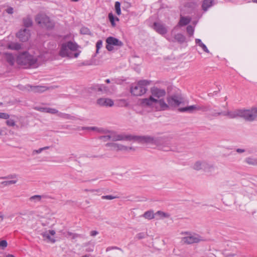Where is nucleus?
I'll return each instance as SVG.
<instances>
[{
    "mask_svg": "<svg viewBox=\"0 0 257 257\" xmlns=\"http://www.w3.org/2000/svg\"><path fill=\"white\" fill-rule=\"evenodd\" d=\"M8 181V185H11V184H15L17 182V180H9Z\"/></svg>",
    "mask_w": 257,
    "mask_h": 257,
    "instance_id": "nucleus-55",
    "label": "nucleus"
},
{
    "mask_svg": "<svg viewBox=\"0 0 257 257\" xmlns=\"http://www.w3.org/2000/svg\"><path fill=\"white\" fill-rule=\"evenodd\" d=\"M236 151L238 153H242L245 152V150L242 149H237L236 150Z\"/></svg>",
    "mask_w": 257,
    "mask_h": 257,
    "instance_id": "nucleus-57",
    "label": "nucleus"
},
{
    "mask_svg": "<svg viewBox=\"0 0 257 257\" xmlns=\"http://www.w3.org/2000/svg\"><path fill=\"white\" fill-rule=\"evenodd\" d=\"M10 117V115L8 113L5 112H0V118L8 119Z\"/></svg>",
    "mask_w": 257,
    "mask_h": 257,
    "instance_id": "nucleus-47",
    "label": "nucleus"
},
{
    "mask_svg": "<svg viewBox=\"0 0 257 257\" xmlns=\"http://www.w3.org/2000/svg\"><path fill=\"white\" fill-rule=\"evenodd\" d=\"M196 110H201L203 112H208V110H211V106L210 104L196 105Z\"/></svg>",
    "mask_w": 257,
    "mask_h": 257,
    "instance_id": "nucleus-23",
    "label": "nucleus"
},
{
    "mask_svg": "<svg viewBox=\"0 0 257 257\" xmlns=\"http://www.w3.org/2000/svg\"><path fill=\"white\" fill-rule=\"evenodd\" d=\"M85 191H89V192H98L99 191V189H98V190H94V189L88 190V189H85Z\"/></svg>",
    "mask_w": 257,
    "mask_h": 257,
    "instance_id": "nucleus-58",
    "label": "nucleus"
},
{
    "mask_svg": "<svg viewBox=\"0 0 257 257\" xmlns=\"http://www.w3.org/2000/svg\"><path fill=\"white\" fill-rule=\"evenodd\" d=\"M114 7L116 14L118 16L120 15L121 14L120 3L119 2H116Z\"/></svg>",
    "mask_w": 257,
    "mask_h": 257,
    "instance_id": "nucleus-37",
    "label": "nucleus"
},
{
    "mask_svg": "<svg viewBox=\"0 0 257 257\" xmlns=\"http://www.w3.org/2000/svg\"><path fill=\"white\" fill-rule=\"evenodd\" d=\"M84 246H86L85 251L86 252H92L94 249V244H90L89 242L86 243L84 244Z\"/></svg>",
    "mask_w": 257,
    "mask_h": 257,
    "instance_id": "nucleus-35",
    "label": "nucleus"
},
{
    "mask_svg": "<svg viewBox=\"0 0 257 257\" xmlns=\"http://www.w3.org/2000/svg\"><path fill=\"white\" fill-rule=\"evenodd\" d=\"M58 116L65 119H72L73 116L70 115V114L59 112L58 113Z\"/></svg>",
    "mask_w": 257,
    "mask_h": 257,
    "instance_id": "nucleus-40",
    "label": "nucleus"
},
{
    "mask_svg": "<svg viewBox=\"0 0 257 257\" xmlns=\"http://www.w3.org/2000/svg\"><path fill=\"white\" fill-rule=\"evenodd\" d=\"M151 92L153 98L156 99H160L166 95V91L164 89L158 88L157 87L154 86L151 88Z\"/></svg>",
    "mask_w": 257,
    "mask_h": 257,
    "instance_id": "nucleus-10",
    "label": "nucleus"
},
{
    "mask_svg": "<svg viewBox=\"0 0 257 257\" xmlns=\"http://www.w3.org/2000/svg\"><path fill=\"white\" fill-rule=\"evenodd\" d=\"M81 130H88V131H96L98 132H103L104 130L102 128H98L95 126H83L81 127Z\"/></svg>",
    "mask_w": 257,
    "mask_h": 257,
    "instance_id": "nucleus-32",
    "label": "nucleus"
},
{
    "mask_svg": "<svg viewBox=\"0 0 257 257\" xmlns=\"http://www.w3.org/2000/svg\"><path fill=\"white\" fill-rule=\"evenodd\" d=\"M214 5V0H203L202 3L201 8L204 12L208 10Z\"/></svg>",
    "mask_w": 257,
    "mask_h": 257,
    "instance_id": "nucleus-16",
    "label": "nucleus"
},
{
    "mask_svg": "<svg viewBox=\"0 0 257 257\" xmlns=\"http://www.w3.org/2000/svg\"><path fill=\"white\" fill-rule=\"evenodd\" d=\"M111 141L113 142L118 141H134L140 144H150L155 145L160 149L167 151L170 149L172 138L169 136H163L155 137L151 136H134L125 135L124 134H118L115 132H111Z\"/></svg>",
    "mask_w": 257,
    "mask_h": 257,
    "instance_id": "nucleus-1",
    "label": "nucleus"
},
{
    "mask_svg": "<svg viewBox=\"0 0 257 257\" xmlns=\"http://www.w3.org/2000/svg\"><path fill=\"white\" fill-rule=\"evenodd\" d=\"M188 234V236L183 238V241L187 244H192L198 243L200 241H204V239L203 237L200 236L199 234L193 233H186Z\"/></svg>",
    "mask_w": 257,
    "mask_h": 257,
    "instance_id": "nucleus-8",
    "label": "nucleus"
},
{
    "mask_svg": "<svg viewBox=\"0 0 257 257\" xmlns=\"http://www.w3.org/2000/svg\"><path fill=\"white\" fill-rule=\"evenodd\" d=\"M197 6V3L193 2H187L185 4V7L190 8L192 9H195Z\"/></svg>",
    "mask_w": 257,
    "mask_h": 257,
    "instance_id": "nucleus-36",
    "label": "nucleus"
},
{
    "mask_svg": "<svg viewBox=\"0 0 257 257\" xmlns=\"http://www.w3.org/2000/svg\"><path fill=\"white\" fill-rule=\"evenodd\" d=\"M105 146L107 147H110L111 150L113 151H126L128 150V148L124 145L114 143H107Z\"/></svg>",
    "mask_w": 257,
    "mask_h": 257,
    "instance_id": "nucleus-14",
    "label": "nucleus"
},
{
    "mask_svg": "<svg viewBox=\"0 0 257 257\" xmlns=\"http://www.w3.org/2000/svg\"><path fill=\"white\" fill-rule=\"evenodd\" d=\"M106 42L107 43L106 48L109 51H111L113 49V46L121 47L123 45V43L121 41L111 36L106 39Z\"/></svg>",
    "mask_w": 257,
    "mask_h": 257,
    "instance_id": "nucleus-9",
    "label": "nucleus"
},
{
    "mask_svg": "<svg viewBox=\"0 0 257 257\" xmlns=\"http://www.w3.org/2000/svg\"><path fill=\"white\" fill-rule=\"evenodd\" d=\"M80 33L83 35H90L91 32L90 30L87 27H82L80 29Z\"/></svg>",
    "mask_w": 257,
    "mask_h": 257,
    "instance_id": "nucleus-38",
    "label": "nucleus"
},
{
    "mask_svg": "<svg viewBox=\"0 0 257 257\" xmlns=\"http://www.w3.org/2000/svg\"><path fill=\"white\" fill-rule=\"evenodd\" d=\"M43 151V150L41 148L39 149L38 150H35L33 151V155H35L36 154H40Z\"/></svg>",
    "mask_w": 257,
    "mask_h": 257,
    "instance_id": "nucleus-53",
    "label": "nucleus"
},
{
    "mask_svg": "<svg viewBox=\"0 0 257 257\" xmlns=\"http://www.w3.org/2000/svg\"><path fill=\"white\" fill-rule=\"evenodd\" d=\"M128 148V150L127 151H128V150H133V151H135V149L132 147H127Z\"/></svg>",
    "mask_w": 257,
    "mask_h": 257,
    "instance_id": "nucleus-62",
    "label": "nucleus"
},
{
    "mask_svg": "<svg viewBox=\"0 0 257 257\" xmlns=\"http://www.w3.org/2000/svg\"><path fill=\"white\" fill-rule=\"evenodd\" d=\"M102 46V40H98L96 44V53H98V51L99 49H100Z\"/></svg>",
    "mask_w": 257,
    "mask_h": 257,
    "instance_id": "nucleus-44",
    "label": "nucleus"
},
{
    "mask_svg": "<svg viewBox=\"0 0 257 257\" xmlns=\"http://www.w3.org/2000/svg\"><path fill=\"white\" fill-rule=\"evenodd\" d=\"M7 257H15V256L13 254H9L7 255Z\"/></svg>",
    "mask_w": 257,
    "mask_h": 257,
    "instance_id": "nucleus-64",
    "label": "nucleus"
},
{
    "mask_svg": "<svg viewBox=\"0 0 257 257\" xmlns=\"http://www.w3.org/2000/svg\"><path fill=\"white\" fill-rule=\"evenodd\" d=\"M23 25L25 27H31L33 25V21L30 17L25 18L23 20Z\"/></svg>",
    "mask_w": 257,
    "mask_h": 257,
    "instance_id": "nucleus-30",
    "label": "nucleus"
},
{
    "mask_svg": "<svg viewBox=\"0 0 257 257\" xmlns=\"http://www.w3.org/2000/svg\"><path fill=\"white\" fill-rule=\"evenodd\" d=\"M37 110L41 112H46L51 114H56L58 112V111L56 109L50 107H38Z\"/></svg>",
    "mask_w": 257,
    "mask_h": 257,
    "instance_id": "nucleus-20",
    "label": "nucleus"
},
{
    "mask_svg": "<svg viewBox=\"0 0 257 257\" xmlns=\"http://www.w3.org/2000/svg\"><path fill=\"white\" fill-rule=\"evenodd\" d=\"M102 155H101V156L94 155V156H92L90 157V158H102Z\"/></svg>",
    "mask_w": 257,
    "mask_h": 257,
    "instance_id": "nucleus-60",
    "label": "nucleus"
},
{
    "mask_svg": "<svg viewBox=\"0 0 257 257\" xmlns=\"http://www.w3.org/2000/svg\"><path fill=\"white\" fill-rule=\"evenodd\" d=\"M49 198V196L47 195H35L30 197L29 198V200L31 202L37 203L41 202L42 199H47Z\"/></svg>",
    "mask_w": 257,
    "mask_h": 257,
    "instance_id": "nucleus-18",
    "label": "nucleus"
},
{
    "mask_svg": "<svg viewBox=\"0 0 257 257\" xmlns=\"http://www.w3.org/2000/svg\"><path fill=\"white\" fill-rule=\"evenodd\" d=\"M65 236L66 237H71L72 239H75L78 237H79L80 234L77 233H73L71 232H67Z\"/></svg>",
    "mask_w": 257,
    "mask_h": 257,
    "instance_id": "nucleus-41",
    "label": "nucleus"
},
{
    "mask_svg": "<svg viewBox=\"0 0 257 257\" xmlns=\"http://www.w3.org/2000/svg\"><path fill=\"white\" fill-rule=\"evenodd\" d=\"M143 217L149 220L152 219L155 217V214L152 210L146 211L143 214Z\"/></svg>",
    "mask_w": 257,
    "mask_h": 257,
    "instance_id": "nucleus-28",
    "label": "nucleus"
},
{
    "mask_svg": "<svg viewBox=\"0 0 257 257\" xmlns=\"http://www.w3.org/2000/svg\"><path fill=\"white\" fill-rule=\"evenodd\" d=\"M1 184L2 185H3L4 186H8V181H3L1 183Z\"/></svg>",
    "mask_w": 257,
    "mask_h": 257,
    "instance_id": "nucleus-59",
    "label": "nucleus"
},
{
    "mask_svg": "<svg viewBox=\"0 0 257 257\" xmlns=\"http://www.w3.org/2000/svg\"><path fill=\"white\" fill-rule=\"evenodd\" d=\"M190 22V19L184 17H181L180 21L179 22V25L181 26H186Z\"/></svg>",
    "mask_w": 257,
    "mask_h": 257,
    "instance_id": "nucleus-34",
    "label": "nucleus"
},
{
    "mask_svg": "<svg viewBox=\"0 0 257 257\" xmlns=\"http://www.w3.org/2000/svg\"><path fill=\"white\" fill-rule=\"evenodd\" d=\"M206 162L197 161L193 165V168L195 170H200L202 169V166L206 165Z\"/></svg>",
    "mask_w": 257,
    "mask_h": 257,
    "instance_id": "nucleus-29",
    "label": "nucleus"
},
{
    "mask_svg": "<svg viewBox=\"0 0 257 257\" xmlns=\"http://www.w3.org/2000/svg\"><path fill=\"white\" fill-rule=\"evenodd\" d=\"M3 55L7 62L8 63L10 66H13L16 61L14 55L12 53L8 52L4 53Z\"/></svg>",
    "mask_w": 257,
    "mask_h": 257,
    "instance_id": "nucleus-17",
    "label": "nucleus"
},
{
    "mask_svg": "<svg viewBox=\"0 0 257 257\" xmlns=\"http://www.w3.org/2000/svg\"><path fill=\"white\" fill-rule=\"evenodd\" d=\"M152 28L159 34L161 35H165L167 33V29L165 26L158 22H155L153 24Z\"/></svg>",
    "mask_w": 257,
    "mask_h": 257,
    "instance_id": "nucleus-15",
    "label": "nucleus"
},
{
    "mask_svg": "<svg viewBox=\"0 0 257 257\" xmlns=\"http://www.w3.org/2000/svg\"><path fill=\"white\" fill-rule=\"evenodd\" d=\"M98 233V232L97 231L93 230L90 232V235L91 236H95L97 235Z\"/></svg>",
    "mask_w": 257,
    "mask_h": 257,
    "instance_id": "nucleus-56",
    "label": "nucleus"
},
{
    "mask_svg": "<svg viewBox=\"0 0 257 257\" xmlns=\"http://www.w3.org/2000/svg\"><path fill=\"white\" fill-rule=\"evenodd\" d=\"M16 61L19 65L31 66L36 63L37 60L27 51H25L19 54L17 56Z\"/></svg>",
    "mask_w": 257,
    "mask_h": 257,
    "instance_id": "nucleus-6",
    "label": "nucleus"
},
{
    "mask_svg": "<svg viewBox=\"0 0 257 257\" xmlns=\"http://www.w3.org/2000/svg\"><path fill=\"white\" fill-rule=\"evenodd\" d=\"M196 105H193L185 107H181L178 109V110L180 112L188 111L189 112H192L193 110H196Z\"/></svg>",
    "mask_w": 257,
    "mask_h": 257,
    "instance_id": "nucleus-25",
    "label": "nucleus"
},
{
    "mask_svg": "<svg viewBox=\"0 0 257 257\" xmlns=\"http://www.w3.org/2000/svg\"><path fill=\"white\" fill-rule=\"evenodd\" d=\"M155 217L158 216V218H157V219H163L164 218H169L170 217V214L168 213H165L162 211H158L155 213Z\"/></svg>",
    "mask_w": 257,
    "mask_h": 257,
    "instance_id": "nucleus-27",
    "label": "nucleus"
},
{
    "mask_svg": "<svg viewBox=\"0 0 257 257\" xmlns=\"http://www.w3.org/2000/svg\"><path fill=\"white\" fill-rule=\"evenodd\" d=\"M186 31L188 35L192 36L194 34V29L192 26L189 25L186 28Z\"/></svg>",
    "mask_w": 257,
    "mask_h": 257,
    "instance_id": "nucleus-39",
    "label": "nucleus"
},
{
    "mask_svg": "<svg viewBox=\"0 0 257 257\" xmlns=\"http://www.w3.org/2000/svg\"><path fill=\"white\" fill-rule=\"evenodd\" d=\"M78 48V45L72 41L63 43L61 45L59 55L61 57H68L69 58H77L80 53V51L73 53L76 51Z\"/></svg>",
    "mask_w": 257,
    "mask_h": 257,
    "instance_id": "nucleus-4",
    "label": "nucleus"
},
{
    "mask_svg": "<svg viewBox=\"0 0 257 257\" xmlns=\"http://www.w3.org/2000/svg\"><path fill=\"white\" fill-rule=\"evenodd\" d=\"M118 198V197H117V196H112L111 195H104V196H102L101 197V198L102 199H107V200H112V199Z\"/></svg>",
    "mask_w": 257,
    "mask_h": 257,
    "instance_id": "nucleus-45",
    "label": "nucleus"
},
{
    "mask_svg": "<svg viewBox=\"0 0 257 257\" xmlns=\"http://www.w3.org/2000/svg\"><path fill=\"white\" fill-rule=\"evenodd\" d=\"M96 103L100 106L111 107L114 105L113 101L108 98H100L97 100Z\"/></svg>",
    "mask_w": 257,
    "mask_h": 257,
    "instance_id": "nucleus-13",
    "label": "nucleus"
},
{
    "mask_svg": "<svg viewBox=\"0 0 257 257\" xmlns=\"http://www.w3.org/2000/svg\"><path fill=\"white\" fill-rule=\"evenodd\" d=\"M35 21L41 27L47 30H51L55 26L54 22L45 14L37 15L35 18Z\"/></svg>",
    "mask_w": 257,
    "mask_h": 257,
    "instance_id": "nucleus-7",
    "label": "nucleus"
},
{
    "mask_svg": "<svg viewBox=\"0 0 257 257\" xmlns=\"http://www.w3.org/2000/svg\"><path fill=\"white\" fill-rule=\"evenodd\" d=\"M151 81L142 80L133 85L131 88L132 94L135 96H141L146 93L147 87L150 84Z\"/></svg>",
    "mask_w": 257,
    "mask_h": 257,
    "instance_id": "nucleus-5",
    "label": "nucleus"
},
{
    "mask_svg": "<svg viewBox=\"0 0 257 257\" xmlns=\"http://www.w3.org/2000/svg\"><path fill=\"white\" fill-rule=\"evenodd\" d=\"M6 123L7 125L9 126H14L16 125V122L15 120L12 119H8Z\"/></svg>",
    "mask_w": 257,
    "mask_h": 257,
    "instance_id": "nucleus-43",
    "label": "nucleus"
},
{
    "mask_svg": "<svg viewBox=\"0 0 257 257\" xmlns=\"http://www.w3.org/2000/svg\"><path fill=\"white\" fill-rule=\"evenodd\" d=\"M97 89L98 91L101 92L103 93L109 94L111 93L108 87L104 84L98 85Z\"/></svg>",
    "mask_w": 257,
    "mask_h": 257,
    "instance_id": "nucleus-22",
    "label": "nucleus"
},
{
    "mask_svg": "<svg viewBox=\"0 0 257 257\" xmlns=\"http://www.w3.org/2000/svg\"><path fill=\"white\" fill-rule=\"evenodd\" d=\"M8 245L7 241L6 240H3L0 241V247L3 249L6 248Z\"/></svg>",
    "mask_w": 257,
    "mask_h": 257,
    "instance_id": "nucleus-49",
    "label": "nucleus"
},
{
    "mask_svg": "<svg viewBox=\"0 0 257 257\" xmlns=\"http://www.w3.org/2000/svg\"><path fill=\"white\" fill-rule=\"evenodd\" d=\"M111 249H118V250L121 251L122 252L123 251V250H122L121 248H120L118 247H117V246H109L106 248V252L109 251V250H110Z\"/></svg>",
    "mask_w": 257,
    "mask_h": 257,
    "instance_id": "nucleus-50",
    "label": "nucleus"
},
{
    "mask_svg": "<svg viewBox=\"0 0 257 257\" xmlns=\"http://www.w3.org/2000/svg\"><path fill=\"white\" fill-rule=\"evenodd\" d=\"M6 11L9 14H12L14 13V9L12 7H9L6 10Z\"/></svg>",
    "mask_w": 257,
    "mask_h": 257,
    "instance_id": "nucleus-52",
    "label": "nucleus"
},
{
    "mask_svg": "<svg viewBox=\"0 0 257 257\" xmlns=\"http://www.w3.org/2000/svg\"><path fill=\"white\" fill-rule=\"evenodd\" d=\"M29 87H30L31 88V90L35 93H42L46 90H47L48 88L46 86H31L29 85Z\"/></svg>",
    "mask_w": 257,
    "mask_h": 257,
    "instance_id": "nucleus-19",
    "label": "nucleus"
},
{
    "mask_svg": "<svg viewBox=\"0 0 257 257\" xmlns=\"http://www.w3.org/2000/svg\"><path fill=\"white\" fill-rule=\"evenodd\" d=\"M7 48L12 50H19L22 49V45L19 43L11 42L8 44Z\"/></svg>",
    "mask_w": 257,
    "mask_h": 257,
    "instance_id": "nucleus-21",
    "label": "nucleus"
},
{
    "mask_svg": "<svg viewBox=\"0 0 257 257\" xmlns=\"http://www.w3.org/2000/svg\"><path fill=\"white\" fill-rule=\"evenodd\" d=\"M56 232L54 230H49L48 231H46L41 233V235L43 236L45 240H47L48 242H50L51 243H54L55 242V239L54 238V236Z\"/></svg>",
    "mask_w": 257,
    "mask_h": 257,
    "instance_id": "nucleus-12",
    "label": "nucleus"
},
{
    "mask_svg": "<svg viewBox=\"0 0 257 257\" xmlns=\"http://www.w3.org/2000/svg\"><path fill=\"white\" fill-rule=\"evenodd\" d=\"M206 164L205 166H202V169L204 171H207L208 170L213 168L212 165L208 164L207 162H206Z\"/></svg>",
    "mask_w": 257,
    "mask_h": 257,
    "instance_id": "nucleus-48",
    "label": "nucleus"
},
{
    "mask_svg": "<svg viewBox=\"0 0 257 257\" xmlns=\"http://www.w3.org/2000/svg\"><path fill=\"white\" fill-rule=\"evenodd\" d=\"M195 43L196 44H197L199 46H200L204 52L206 53H209V51L208 50V48H207L206 46L203 44L201 40L199 39H195Z\"/></svg>",
    "mask_w": 257,
    "mask_h": 257,
    "instance_id": "nucleus-31",
    "label": "nucleus"
},
{
    "mask_svg": "<svg viewBox=\"0 0 257 257\" xmlns=\"http://www.w3.org/2000/svg\"><path fill=\"white\" fill-rule=\"evenodd\" d=\"M244 162L249 165L257 166V159L252 157H247L244 160Z\"/></svg>",
    "mask_w": 257,
    "mask_h": 257,
    "instance_id": "nucleus-24",
    "label": "nucleus"
},
{
    "mask_svg": "<svg viewBox=\"0 0 257 257\" xmlns=\"http://www.w3.org/2000/svg\"><path fill=\"white\" fill-rule=\"evenodd\" d=\"M146 234L144 232H140L137 234L136 237L138 239H141L145 237Z\"/></svg>",
    "mask_w": 257,
    "mask_h": 257,
    "instance_id": "nucleus-51",
    "label": "nucleus"
},
{
    "mask_svg": "<svg viewBox=\"0 0 257 257\" xmlns=\"http://www.w3.org/2000/svg\"><path fill=\"white\" fill-rule=\"evenodd\" d=\"M17 177V175L16 174H13L5 177H1L0 179H16Z\"/></svg>",
    "mask_w": 257,
    "mask_h": 257,
    "instance_id": "nucleus-42",
    "label": "nucleus"
},
{
    "mask_svg": "<svg viewBox=\"0 0 257 257\" xmlns=\"http://www.w3.org/2000/svg\"><path fill=\"white\" fill-rule=\"evenodd\" d=\"M93 64H94L92 60L90 61V62L86 61L82 63V65H93Z\"/></svg>",
    "mask_w": 257,
    "mask_h": 257,
    "instance_id": "nucleus-54",
    "label": "nucleus"
},
{
    "mask_svg": "<svg viewBox=\"0 0 257 257\" xmlns=\"http://www.w3.org/2000/svg\"><path fill=\"white\" fill-rule=\"evenodd\" d=\"M126 7L127 8L130 7L131 6V5L130 3H126Z\"/></svg>",
    "mask_w": 257,
    "mask_h": 257,
    "instance_id": "nucleus-63",
    "label": "nucleus"
},
{
    "mask_svg": "<svg viewBox=\"0 0 257 257\" xmlns=\"http://www.w3.org/2000/svg\"><path fill=\"white\" fill-rule=\"evenodd\" d=\"M207 115L209 118L223 115L227 116L231 119L240 117L246 121H253L257 118V107H252L248 109H238L234 111L227 110L226 111L214 109L211 107V110H208Z\"/></svg>",
    "mask_w": 257,
    "mask_h": 257,
    "instance_id": "nucleus-2",
    "label": "nucleus"
},
{
    "mask_svg": "<svg viewBox=\"0 0 257 257\" xmlns=\"http://www.w3.org/2000/svg\"><path fill=\"white\" fill-rule=\"evenodd\" d=\"M108 17L109 20L112 26L115 27L116 24H115L114 21H115V20L116 21H118L119 19L117 17L114 18V17L112 13H109Z\"/></svg>",
    "mask_w": 257,
    "mask_h": 257,
    "instance_id": "nucleus-33",
    "label": "nucleus"
},
{
    "mask_svg": "<svg viewBox=\"0 0 257 257\" xmlns=\"http://www.w3.org/2000/svg\"><path fill=\"white\" fill-rule=\"evenodd\" d=\"M175 40L180 44H182L185 42V37L181 33H178L174 36Z\"/></svg>",
    "mask_w": 257,
    "mask_h": 257,
    "instance_id": "nucleus-26",
    "label": "nucleus"
},
{
    "mask_svg": "<svg viewBox=\"0 0 257 257\" xmlns=\"http://www.w3.org/2000/svg\"><path fill=\"white\" fill-rule=\"evenodd\" d=\"M168 104L164 99H156L152 96L142 99L141 104L144 106H148L157 111L168 110L169 106H178L183 101L182 98L178 95H173L167 98Z\"/></svg>",
    "mask_w": 257,
    "mask_h": 257,
    "instance_id": "nucleus-3",
    "label": "nucleus"
},
{
    "mask_svg": "<svg viewBox=\"0 0 257 257\" xmlns=\"http://www.w3.org/2000/svg\"><path fill=\"white\" fill-rule=\"evenodd\" d=\"M30 30L26 28L21 29L17 34L16 37L19 39L20 41L25 42L28 41L30 37Z\"/></svg>",
    "mask_w": 257,
    "mask_h": 257,
    "instance_id": "nucleus-11",
    "label": "nucleus"
},
{
    "mask_svg": "<svg viewBox=\"0 0 257 257\" xmlns=\"http://www.w3.org/2000/svg\"><path fill=\"white\" fill-rule=\"evenodd\" d=\"M111 136V132L110 133V134L106 136H103L100 137L99 139L100 140H103L104 141H106L107 140H111V138H110Z\"/></svg>",
    "mask_w": 257,
    "mask_h": 257,
    "instance_id": "nucleus-46",
    "label": "nucleus"
},
{
    "mask_svg": "<svg viewBox=\"0 0 257 257\" xmlns=\"http://www.w3.org/2000/svg\"><path fill=\"white\" fill-rule=\"evenodd\" d=\"M50 148V146H46V147L42 148V149L43 151H44V150H46L49 149Z\"/></svg>",
    "mask_w": 257,
    "mask_h": 257,
    "instance_id": "nucleus-61",
    "label": "nucleus"
}]
</instances>
